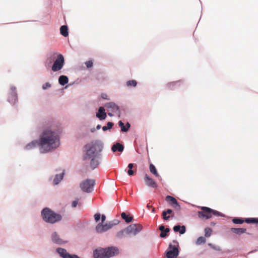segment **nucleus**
I'll use <instances>...</instances> for the list:
<instances>
[{"instance_id":"33","label":"nucleus","mask_w":258,"mask_h":258,"mask_svg":"<svg viewBox=\"0 0 258 258\" xmlns=\"http://www.w3.org/2000/svg\"><path fill=\"white\" fill-rule=\"evenodd\" d=\"M206 238L203 236H201L197 239L196 243L197 244L200 245L202 244H204L206 242Z\"/></svg>"},{"instance_id":"16","label":"nucleus","mask_w":258,"mask_h":258,"mask_svg":"<svg viewBox=\"0 0 258 258\" xmlns=\"http://www.w3.org/2000/svg\"><path fill=\"white\" fill-rule=\"evenodd\" d=\"M127 229L128 226L126 228L119 231L116 233V237L117 238L122 239L125 237L127 235L131 234L130 232L128 231Z\"/></svg>"},{"instance_id":"17","label":"nucleus","mask_w":258,"mask_h":258,"mask_svg":"<svg viewBox=\"0 0 258 258\" xmlns=\"http://www.w3.org/2000/svg\"><path fill=\"white\" fill-rule=\"evenodd\" d=\"M96 116L100 120L104 119L106 117V113L105 112V109L103 107H100L98 113L96 114Z\"/></svg>"},{"instance_id":"28","label":"nucleus","mask_w":258,"mask_h":258,"mask_svg":"<svg viewBox=\"0 0 258 258\" xmlns=\"http://www.w3.org/2000/svg\"><path fill=\"white\" fill-rule=\"evenodd\" d=\"M68 81H69L68 78L66 76H63V75L60 76L58 79L59 83L61 85H62V86L67 84L68 83Z\"/></svg>"},{"instance_id":"23","label":"nucleus","mask_w":258,"mask_h":258,"mask_svg":"<svg viewBox=\"0 0 258 258\" xmlns=\"http://www.w3.org/2000/svg\"><path fill=\"white\" fill-rule=\"evenodd\" d=\"M149 169H150V172L152 174H153L156 177H157L159 179H161V177L158 173L156 168L153 164H150Z\"/></svg>"},{"instance_id":"46","label":"nucleus","mask_w":258,"mask_h":258,"mask_svg":"<svg viewBox=\"0 0 258 258\" xmlns=\"http://www.w3.org/2000/svg\"><path fill=\"white\" fill-rule=\"evenodd\" d=\"M209 245L211 246L213 248L216 249L215 246H213L212 244L210 243Z\"/></svg>"},{"instance_id":"24","label":"nucleus","mask_w":258,"mask_h":258,"mask_svg":"<svg viewBox=\"0 0 258 258\" xmlns=\"http://www.w3.org/2000/svg\"><path fill=\"white\" fill-rule=\"evenodd\" d=\"M38 145H39V142H38L37 141H33L27 144L25 146V149L27 150H31L36 147Z\"/></svg>"},{"instance_id":"11","label":"nucleus","mask_w":258,"mask_h":258,"mask_svg":"<svg viewBox=\"0 0 258 258\" xmlns=\"http://www.w3.org/2000/svg\"><path fill=\"white\" fill-rule=\"evenodd\" d=\"M142 229L143 226L141 224H134L128 226L127 230L129 231L131 233H133L134 235H136L140 232Z\"/></svg>"},{"instance_id":"41","label":"nucleus","mask_w":258,"mask_h":258,"mask_svg":"<svg viewBox=\"0 0 258 258\" xmlns=\"http://www.w3.org/2000/svg\"><path fill=\"white\" fill-rule=\"evenodd\" d=\"M78 204V200H75L72 202V206L73 207L75 208L77 206Z\"/></svg>"},{"instance_id":"1","label":"nucleus","mask_w":258,"mask_h":258,"mask_svg":"<svg viewBox=\"0 0 258 258\" xmlns=\"http://www.w3.org/2000/svg\"><path fill=\"white\" fill-rule=\"evenodd\" d=\"M103 147V144L99 141H93L84 146L83 159L90 161L92 169H94L99 164L100 153L102 151Z\"/></svg>"},{"instance_id":"38","label":"nucleus","mask_w":258,"mask_h":258,"mask_svg":"<svg viewBox=\"0 0 258 258\" xmlns=\"http://www.w3.org/2000/svg\"><path fill=\"white\" fill-rule=\"evenodd\" d=\"M101 217V215L99 213H96L94 215V219L96 222H98Z\"/></svg>"},{"instance_id":"26","label":"nucleus","mask_w":258,"mask_h":258,"mask_svg":"<svg viewBox=\"0 0 258 258\" xmlns=\"http://www.w3.org/2000/svg\"><path fill=\"white\" fill-rule=\"evenodd\" d=\"M118 125L120 127L121 131L123 132H127L131 126L128 122H127L125 126L121 121L118 122Z\"/></svg>"},{"instance_id":"15","label":"nucleus","mask_w":258,"mask_h":258,"mask_svg":"<svg viewBox=\"0 0 258 258\" xmlns=\"http://www.w3.org/2000/svg\"><path fill=\"white\" fill-rule=\"evenodd\" d=\"M145 181L146 185L149 186L153 188H156L157 187V185L155 181L147 174H146L145 176Z\"/></svg>"},{"instance_id":"47","label":"nucleus","mask_w":258,"mask_h":258,"mask_svg":"<svg viewBox=\"0 0 258 258\" xmlns=\"http://www.w3.org/2000/svg\"><path fill=\"white\" fill-rule=\"evenodd\" d=\"M100 127H101V125H98L97 126V129H99V128H100Z\"/></svg>"},{"instance_id":"12","label":"nucleus","mask_w":258,"mask_h":258,"mask_svg":"<svg viewBox=\"0 0 258 258\" xmlns=\"http://www.w3.org/2000/svg\"><path fill=\"white\" fill-rule=\"evenodd\" d=\"M56 251L62 258H79L76 254L71 255L69 254L64 248H57Z\"/></svg>"},{"instance_id":"18","label":"nucleus","mask_w":258,"mask_h":258,"mask_svg":"<svg viewBox=\"0 0 258 258\" xmlns=\"http://www.w3.org/2000/svg\"><path fill=\"white\" fill-rule=\"evenodd\" d=\"M181 84V82L179 81H176V82H173L171 83H169L167 84V87L168 89L170 90H174L178 87H179Z\"/></svg>"},{"instance_id":"7","label":"nucleus","mask_w":258,"mask_h":258,"mask_svg":"<svg viewBox=\"0 0 258 258\" xmlns=\"http://www.w3.org/2000/svg\"><path fill=\"white\" fill-rule=\"evenodd\" d=\"M64 63V59L63 55L59 54L57 58L54 61L51 69L53 72H57L60 70L63 67Z\"/></svg>"},{"instance_id":"31","label":"nucleus","mask_w":258,"mask_h":258,"mask_svg":"<svg viewBox=\"0 0 258 258\" xmlns=\"http://www.w3.org/2000/svg\"><path fill=\"white\" fill-rule=\"evenodd\" d=\"M137 85V82L136 80H129L126 82V86L127 87H136Z\"/></svg>"},{"instance_id":"44","label":"nucleus","mask_w":258,"mask_h":258,"mask_svg":"<svg viewBox=\"0 0 258 258\" xmlns=\"http://www.w3.org/2000/svg\"><path fill=\"white\" fill-rule=\"evenodd\" d=\"M101 97L103 99H107V95L106 94H102Z\"/></svg>"},{"instance_id":"3","label":"nucleus","mask_w":258,"mask_h":258,"mask_svg":"<svg viewBox=\"0 0 258 258\" xmlns=\"http://www.w3.org/2000/svg\"><path fill=\"white\" fill-rule=\"evenodd\" d=\"M118 253V249L115 247H109L107 248H100L94 251V258H110Z\"/></svg>"},{"instance_id":"19","label":"nucleus","mask_w":258,"mask_h":258,"mask_svg":"<svg viewBox=\"0 0 258 258\" xmlns=\"http://www.w3.org/2000/svg\"><path fill=\"white\" fill-rule=\"evenodd\" d=\"M123 149V146L120 143H116L115 144H114L111 147V150L113 152H115L116 151L119 152H122Z\"/></svg>"},{"instance_id":"43","label":"nucleus","mask_w":258,"mask_h":258,"mask_svg":"<svg viewBox=\"0 0 258 258\" xmlns=\"http://www.w3.org/2000/svg\"><path fill=\"white\" fill-rule=\"evenodd\" d=\"M167 214H170L172 213V210L171 209H167L166 211H164Z\"/></svg>"},{"instance_id":"25","label":"nucleus","mask_w":258,"mask_h":258,"mask_svg":"<svg viewBox=\"0 0 258 258\" xmlns=\"http://www.w3.org/2000/svg\"><path fill=\"white\" fill-rule=\"evenodd\" d=\"M231 231L238 235H240L242 233H244L246 232V229L245 228H231L230 229Z\"/></svg>"},{"instance_id":"34","label":"nucleus","mask_w":258,"mask_h":258,"mask_svg":"<svg viewBox=\"0 0 258 258\" xmlns=\"http://www.w3.org/2000/svg\"><path fill=\"white\" fill-rule=\"evenodd\" d=\"M212 230L209 227H207L205 229V236L207 237H209L212 234Z\"/></svg>"},{"instance_id":"14","label":"nucleus","mask_w":258,"mask_h":258,"mask_svg":"<svg viewBox=\"0 0 258 258\" xmlns=\"http://www.w3.org/2000/svg\"><path fill=\"white\" fill-rule=\"evenodd\" d=\"M166 201L168 202L172 207L177 210H179L180 207L175 198L170 196H167L165 199Z\"/></svg>"},{"instance_id":"9","label":"nucleus","mask_w":258,"mask_h":258,"mask_svg":"<svg viewBox=\"0 0 258 258\" xmlns=\"http://www.w3.org/2000/svg\"><path fill=\"white\" fill-rule=\"evenodd\" d=\"M232 222L236 224H242L244 222L247 223H258V218H248L244 220L242 218H234L232 219Z\"/></svg>"},{"instance_id":"22","label":"nucleus","mask_w":258,"mask_h":258,"mask_svg":"<svg viewBox=\"0 0 258 258\" xmlns=\"http://www.w3.org/2000/svg\"><path fill=\"white\" fill-rule=\"evenodd\" d=\"M174 232H179L180 234H182L185 232L186 228L185 226H180V225H175L173 227Z\"/></svg>"},{"instance_id":"6","label":"nucleus","mask_w":258,"mask_h":258,"mask_svg":"<svg viewBox=\"0 0 258 258\" xmlns=\"http://www.w3.org/2000/svg\"><path fill=\"white\" fill-rule=\"evenodd\" d=\"M202 211L198 212V215L199 218L208 219L212 217L213 215L219 216L220 213L214 210L206 207H201Z\"/></svg>"},{"instance_id":"42","label":"nucleus","mask_w":258,"mask_h":258,"mask_svg":"<svg viewBox=\"0 0 258 258\" xmlns=\"http://www.w3.org/2000/svg\"><path fill=\"white\" fill-rule=\"evenodd\" d=\"M101 223H104L105 219H106V216L104 215H102L101 216Z\"/></svg>"},{"instance_id":"45","label":"nucleus","mask_w":258,"mask_h":258,"mask_svg":"<svg viewBox=\"0 0 258 258\" xmlns=\"http://www.w3.org/2000/svg\"><path fill=\"white\" fill-rule=\"evenodd\" d=\"M108 114L110 116H113V114H112V112H108Z\"/></svg>"},{"instance_id":"4","label":"nucleus","mask_w":258,"mask_h":258,"mask_svg":"<svg viewBox=\"0 0 258 258\" xmlns=\"http://www.w3.org/2000/svg\"><path fill=\"white\" fill-rule=\"evenodd\" d=\"M41 216L44 221L52 224L60 221L62 219L60 214L55 213L48 208H45L42 210Z\"/></svg>"},{"instance_id":"35","label":"nucleus","mask_w":258,"mask_h":258,"mask_svg":"<svg viewBox=\"0 0 258 258\" xmlns=\"http://www.w3.org/2000/svg\"><path fill=\"white\" fill-rule=\"evenodd\" d=\"M113 123L111 122H108L106 126H104L102 127V130L104 131H106L108 129H110L112 127Z\"/></svg>"},{"instance_id":"20","label":"nucleus","mask_w":258,"mask_h":258,"mask_svg":"<svg viewBox=\"0 0 258 258\" xmlns=\"http://www.w3.org/2000/svg\"><path fill=\"white\" fill-rule=\"evenodd\" d=\"M51 239L53 242L57 244H61L63 243L64 242L59 238L58 235L56 232H54L51 235Z\"/></svg>"},{"instance_id":"30","label":"nucleus","mask_w":258,"mask_h":258,"mask_svg":"<svg viewBox=\"0 0 258 258\" xmlns=\"http://www.w3.org/2000/svg\"><path fill=\"white\" fill-rule=\"evenodd\" d=\"M121 217L127 223L131 222L133 219V217L127 215L124 212L121 214Z\"/></svg>"},{"instance_id":"8","label":"nucleus","mask_w":258,"mask_h":258,"mask_svg":"<svg viewBox=\"0 0 258 258\" xmlns=\"http://www.w3.org/2000/svg\"><path fill=\"white\" fill-rule=\"evenodd\" d=\"M95 185V180L93 179H86L80 184L81 189L87 192H91Z\"/></svg>"},{"instance_id":"39","label":"nucleus","mask_w":258,"mask_h":258,"mask_svg":"<svg viewBox=\"0 0 258 258\" xmlns=\"http://www.w3.org/2000/svg\"><path fill=\"white\" fill-rule=\"evenodd\" d=\"M55 53L53 54V56L48 57L47 60L49 61V63H51L54 58H55Z\"/></svg>"},{"instance_id":"37","label":"nucleus","mask_w":258,"mask_h":258,"mask_svg":"<svg viewBox=\"0 0 258 258\" xmlns=\"http://www.w3.org/2000/svg\"><path fill=\"white\" fill-rule=\"evenodd\" d=\"M85 64L88 68H91L93 66V61L92 60H89L85 62Z\"/></svg>"},{"instance_id":"40","label":"nucleus","mask_w":258,"mask_h":258,"mask_svg":"<svg viewBox=\"0 0 258 258\" xmlns=\"http://www.w3.org/2000/svg\"><path fill=\"white\" fill-rule=\"evenodd\" d=\"M50 87L51 85L49 83H46L42 86V88L44 90H45L48 88H50Z\"/></svg>"},{"instance_id":"13","label":"nucleus","mask_w":258,"mask_h":258,"mask_svg":"<svg viewBox=\"0 0 258 258\" xmlns=\"http://www.w3.org/2000/svg\"><path fill=\"white\" fill-rule=\"evenodd\" d=\"M105 106L109 109L112 113L120 114L119 107L113 102H109L105 104Z\"/></svg>"},{"instance_id":"36","label":"nucleus","mask_w":258,"mask_h":258,"mask_svg":"<svg viewBox=\"0 0 258 258\" xmlns=\"http://www.w3.org/2000/svg\"><path fill=\"white\" fill-rule=\"evenodd\" d=\"M167 215L168 214L166 213H165V212L163 211L162 215L163 216V218L164 220H168L169 219L170 216Z\"/></svg>"},{"instance_id":"10","label":"nucleus","mask_w":258,"mask_h":258,"mask_svg":"<svg viewBox=\"0 0 258 258\" xmlns=\"http://www.w3.org/2000/svg\"><path fill=\"white\" fill-rule=\"evenodd\" d=\"M169 250L166 252V256L168 258H175L178 255V249L175 245H169Z\"/></svg>"},{"instance_id":"5","label":"nucleus","mask_w":258,"mask_h":258,"mask_svg":"<svg viewBox=\"0 0 258 258\" xmlns=\"http://www.w3.org/2000/svg\"><path fill=\"white\" fill-rule=\"evenodd\" d=\"M119 222V221L118 220L115 219L105 224L99 223L96 225L95 230L98 233L105 232L112 228L114 226L117 225Z\"/></svg>"},{"instance_id":"27","label":"nucleus","mask_w":258,"mask_h":258,"mask_svg":"<svg viewBox=\"0 0 258 258\" xmlns=\"http://www.w3.org/2000/svg\"><path fill=\"white\" fill-rule=\"evenodd\" d=\"M60 33L64 37H67L69 35L68 26L66 25L61 26L60 28Z\"/></svg>"},{"instance_id":"32","label":"nucleus","mask_w":258,"mask_h":258,"mask_svg":"<svg viewBox=\"0 0 258 258\" xmlns=\"http://www.w3.org/2000/svg\"><path fill=\"white\" fill-rule=\"evenodd\" d=\"M134 164L133 163H130L128 165V168H129L128 171H127V174H128V175L130 176H132L134 174V171L133 170H132V168H133L134 167Z\"/></svg>"},{"instance_id":"2","label":"nucleus","mask_w":258,"mask_h":258,"mask_svg":"<svg viewBox=\"0 0 258 258\" xmlns=\"http://www.w3.org/2000/svg\"><path fill=\"white\" fill-rule=\"evenodd\" d=\"M59 144L58 135L51 129L45 130L40 136L39 146L40 150L42 153L50 151L51 150L57 148Z\"/></svg>"},{"instance_id":"29","label":"nucleus","mask_w":258,"mask_h":258,"mask_svg":"<svg viewBox=\"0 0 258 258\" xmlns=\"http://www.w3.org/2000/svg\"><path fill=\"white\" fill-rule=\"evenodd\" d=\"M63 172L60 174H56L53 180V183L55 185L57 184L63 178Z\"/></svg>"},{"instance_id":"21","label":"nucleus","mask_w":258,"mask_h":258,"mask_svg":"<svg viewBox=\"0 0 258 258\" xmlns=\"http://www.w3.org/2000/svg\"><path fill=\"white\" fill-rule=\"evenodd\" d=\"M161 231L160 236L162 238H164L167 236V233L170 231V229L168 228H165L164 226L160 225L159 228Z\"/></svg>"}]
</instances>
